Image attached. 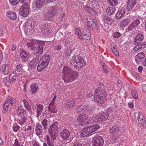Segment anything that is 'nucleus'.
<instances>
[{"instance_id": "obj_1", "label": "nucleus", "mask_w": 146, "mask_h": 146, "mask_svg": "<svg viewBox=\"0 0 146 146\" xmlns=\"http://www.w3.org/2000/svg\"><path fill=\"white\" fill-rule=\"evenodd\" d=\"M108 114L107 113H101L96 116H91L88 119L85 114H80L77 118L78 121L81 126H86L94 122L98 123H102L107 119Z\"/></svg>"}, {"instance_id": "obj_2", "label": "nucleus", "mask_w": 146, "mask_h": 146, "mask_svg": "<svg viewBox=\"0 0 146 146\" xmlns=\"http://www.w3.org/2000/svg\"><path fill=\"white\" fill-rule=\"evenodd\" d=\"M94 100L98 103L103 104L107 101V93L105 89L99 87L96 89L94 93Z\"/></svg>"}, {"instance_id": "obj_3", "label": "nucleus", "mask_w": 146, "mask_h": 146, "mask_svg": "<svg viewBox=\"0 0 146 146\" xmlns=\"http://www.w3.org/2000/svg\"><path fill=\"white\" fill-rule=\"evenodd\" d=\"M99 127L100 126L97 124L84 128L82 130L81 137L83 138L89 135L91 133L96 131Z\"/></svg>"}, {"instance_id": "obj_4", "label": "nucleus", "mask_w": 146, "mask_h": 146, "mask_svg": "<svg viewBox=\"0 0 146 146\" xmlns=\"http://www.w3.org/2000/svg\"><path fill=\"white\" fill-rule=\"evenodd\" d=\"M94 105L82 104L77 107V110L78 112L83 111L88 114H90L94 110Z\"/></svg>"}, {"instance_id": "obj_5", "label": "nucleus", "mask_w": 146, "mask_h": 146, "mask_svg": "<svg viewBox=\"0 0 146 146\" xmlns=\"http://www.w3.org/2000/svg\"><path fill=\"white\" fill-rule=\"evenodd\" d=\"M92 142V146H103L104 143L103 138L100 136H95Z\"/></svg>"}, {"instance_id": "obj_6", "label": "nucleus", "mask_w": 146, "mask_h": 146, "mask_svg": "<svg viewBox=\"0 0 146 146\" xmlns=\"http://www.w3.org/2000/svg\"><path fill=\"white\" fill-rule=\"evenodd\" d=\"M15 100L12 97H9L8 99L5 102L4 104V109L3 110V112L5 113L8 110V107L9 104L13 106L15 105Z\"/></svg>"}, {"instance_id": "obj_7", "label": "nucleus", "mask_w": 146, "mask_h": 146, "mask_svg": "<svg viewBox=\"0 0 146 146\" xmlns=\"http://www.w3.org/2000/svg\"><path fill=\"white\" fill-rule=\"evenodd\" d=\"M63 79L64 81L68 82L74 80L77 76V74H64Z\"/></svg>"}, {"instance_id": "obj_8", "label": "nucleus", "mask_w": 146, "mask_h": 146, "mask_svg": "<svg viewBox=\"0 0 146 146\" xmlns=\"http://www.w3.org/2000/svg\"><path fill=\"white\" fill-rule=\"evenodd\" d=\"M20 14L23 17H26L29 13L28 4L25 2L20 9Z\"/></svg>"}, {"instance_id": "obj_9", "label": "nucleus", "mask_w": 146, "mask_h": 146, "mask_svg": "<svg viewBox=\"0 0 146 146\" xmlns=\"http://www.w3.org/2000/svg\"><path fill=\"white\" fill-rule=\"evenodd\" d=\"M57 12L56 8L53 7H51L48 10V12L45 15V19L48 20L49 19L52 18Z\"/></svg>"}, {"instance_id": "obj_10", "label": "nucleus", "mask_w": 146, "mask_h": 146, "mask_svg": "<svg viewBox=\"0 0 146 146\" xmlns=\"http://www.w3.org/2000/svg\"><path fill=\"white\" fill-rule=\"evenodd\" d=\"M70 133L69 130L67 129H64L62 130L60 133V136L63 140H67L70 136Z\"/></svg>"}, {"instance_id": "obj_11", "label": "nucleus", "mask_w": 146, "mask_h": 146, "mask_svg": "<svg viewBox=\"0 0 146 146\" xmlns=\"http://www.w3.org/2000/svg\"><path fill=\"white\" fill-rule=\"evenodd\" d=\"M88 62L87 57H84L83 59L78 61L77 63H76L74 65V68H80L83 66H85L86 64V62Z\"/></svg>"}, {"instance_id": "obj_12", "label": "nucleus", "mask_w": 146, "mask_h": 146, "mask_svg": "<svg viewBox=\"0 0 146 146\" xmlns=\"http://www.w3.org/2000/svg\"><path fill=\"white\" fill-rule=\"evenodd\" d=\"M127 9L129 10L132 9L137 6V0H128L127 2Z\"/></svg>"}, {"instance_id": "obj_13", "label": "nucleus", "mask_w": 146, "mask_h": 146, "mask_svg": "<svg viewBox=\"0 0 146 146\" xmlns=\"http://www.w3.org/2000/svg\"><path fill=\"white\" fill-rule=\"evenodd\" d=\"M58 123L57 122H55L52 123L49 128V133L57 132L58 129Z\"/></svg>"}, {"instance_id": "obj_14", "label": "nucleus", "mask_w": 146, "mask_h": 146, "mask_svg": "<svg viewBox=\"0 0 146 146\" xmlns=\"http://www.w3.org/2000/svg\"><path fill=\"white\" fill-rule=\"evenodd\" d=\"M87 25L89 28H93L94 26V25H97L96 20L89 18L88 19H87Z\"/></svg>"}, {"instance_id": "obj_15", "label": "nucleus", "mask_w": 146, "mask_h": 146, "mask_svg": "<svg viewBox=\"0 0 146 146\" xmlns=\"http://www.w3.org/2000/svg\"><path fill=\"white\" fill-rule=\"evenodd\" d=\"M144 38V36L143 35V33H140L138 34L136 36L135 41L134 44H136V43L139 44L141 43L143 39Z\"/></svg>"}, {"instance_id": "obj_16", "label": "nucleus", "mask_w": 146, "mask_h": 146, "mask_svg": "<svg viewBox=\"0 0 146 146\" xmlns=\"http://www.w3.org/2000/svg\"><path fill=\"white\" fill-rule=\"evenodd\" d=\"M20 51V56L21 57L22 60L23 61L27 60L29 56V53L26 51L22 49Z\"/></svg>"}, {"instance_id": "obj_17", "label": "nucleus", "mask_w": 146, "mask_h": 146, "mask_svg": "<svg viewBox=\"0 0 146 146\" xmlns=\"http://www.w3.org/2000/svg\"><path fill=\"white\" fill-rule=\"evenodd\" d=\"M30 93L31 95H34L36 94L37 91L39 89L38 86L36 84L33 83L30 86Z\"/></svg>"}, {"instance_id": "obj_18", "label": "nucleus", "mask_w": 146, "mask_h": 146, "mask_svg": "<svg viewBox=\"0 0 146 146\" xmlns=\"http://www.w3.org/2000/svg\"><path fill=\"white\" fill-rule=\"evenodd\" d=\"M43 47L37 45L35 47H34V54H36L37 56L40 55L43 52Z\"/></svg>"}, {"instance_id": "obj_19", "label": "nucleus", "mask_w": 146, "mask_h": 146, "mask_svg": "<svg viewBox=\"0 0 146 146\" xmlns=\"http://www.w3.org/2000/svg\"><path fill=\"white\" fill-rule=\"evenodd\" d=\"M125 10L124 9L119 8L116 15L115 18L119 19L124 15L125 13Z\"/></svg>"}, {"instance_id": "obj_20", "label": "nucleus", "mask_w": 146, "mask_h": 146, "mask_svg": "<svg viewBox=\"0 0 146 146\" xmlns=\"http://www.w3.org/2000/svg\"><path fill=\"white\" fill-rule=\"evenodd\" d=\"M145 57V54L142 52L139 53L136 56L135 60L137 62H139L141 61L142 59Z\"/></svg>"}, {"instance_id": "obj_21", "label": "nucleus", "mask_w": 146, "mask_h": 146, "mask_svg": "<svg viewBox=\"0 0 146 146\" xmlns=\"http://www.w3.org/2000/svg\"><path fill=\"white\" fill-rule=\"evenodd\" d=\"M39 58H35L30 62V66L31 68H34L36 66L38 62Z\"/></svg>"}, {"instance_id": "obj_22", "label": "nucleus", "mask_w": 146, "mask_h": 146, "mask_svg": "<svg viewBox=\"0 0 146 146\" xmlns=\"http://www.w3.org/2000/svg\"><path fill=\"white\" fill-rule=\"evenodd\" d=\"M115 10V8L113 6L108 7L106 10V14L109 15H112Z\"/></svg>"}, {"instance_id": "obj_23", "label": "nucleus", "mask_w": 146, "mask_h": 146, "mask_svg": "<svg viewBox=\"0 0 146 146\" xmlns=\"http://www.w3.org/2000/svg\"><path fill=\"white\" fill-rule=\"evenodd\" d=\"M75 104V101L74 100H67L66 107L67 108H71L74 107Z\"/></svg>"}, {"instance_id": "obj_24", "label": "nucleus", "mask_w": 146, "mask_h": 146, "mask_svg": "<svg viewBox=\"0 0 146 146\" xmlns=\"http://www.w3.org/2000/svg\"><path fill=\"white\" fill-rule=\"evenodd\" d=\"M130 23V19H124L121 20L120 23V27L124 28L127 26Z\"/></svg>"}, {"instance_id": "obj_25", "label": "nucleus", "mask_w": 146, "mask_h": 146, "mask_svg": "<svg viewBox=\"0 0 146 146\" xmlns=\"http://www.w3.org/2000/svg\"><path fill=\"white\" fill-rule=\"evenodd\" d=\"M89 6L94 8H98V3L96 0H89L88 2Z\"/></svg>"}, {"instance_id": "obj_26", "label": "nucleus", "mask_w": 146, "mask_h": 146, "mask_svg": "<svg viewBox=\"0 0 146 146\" xmlns=\"http://www.w3.org/2000/svg\"><path fill=\"white\" fill-rule=\"evenodd\" d=\"M110 131L111 133L116 134L119 133V129L117 125H115L110 128Z\"/></svg>"}, {"instance_id": "obj_27", "label": "nucleus", "mask_w": 146, "mask_h": 146, "mask_svg": "<svg viewBox=\"0 0 146 146\" xmlns=\"http://www.w3.org/2000/svg\"><path fill=\"white\" fill-rule=\"evenodd\" d=\"M48 110L51 113H55L57 111L56 106L54 104H50Z\"/></svg>"}, {"instance_id": "obj_28", "label": "nucleus", "mask_w": 146, "mask_h": 146, "mask_svg": "<svg viewBox=\"0 0 146 146\" xmlns=\"http://www.w3.org/2000/svg\"><path fill=\"white\" fill-rule=\"evenodd\" d=\"M6 15L11 20H16L17 19V16L14 12H7Z\"/></svg>"}, {"instance_id": "obj_29", "label": "nucleus", "mask_w": 146, "mask_h": 146, "mask_svg": "<svg viewBox=\"0 0 146 146\" xmlns=\"http://www.w3.org/2000/svg\"><path fill=\"white\" fill-rule=\"evenodd\" d=\"M138 120L140 123L144 124L145 123L144 115L141 112H139L138 115Z\"/></svg>"}, {"instance_id": "obj_30", "label": "nucleus", "mask_w": 146, "mask_h": 146, "mask_svg": "<svg viewBox=\"0 0 146 146\" xmlns=\"http://www.w3.org/2000/svg\"><path fill=\"white\" fill-rule=\"evenodd\" d=\"M36 116H38L41 113V112L43 110L44 106L41 104L36 105Z\"/></svg>"}, {"instance_id": "obj_31", "label": "nucleus", "mask_w": 146, "mask_h": 146, "mask_svg": "<svg viewBox=\"0 0 146 146\" xmlns=\"http://www.w3.org/2000/svg\"><path fill=\"white\" fill-rule=\"evenodd\" d=\"M44 0H36V7L39 8H41L44 4Z\"/></svg>"}, {"instance_id": "obj_32", "label": "nucleus", "mask_w": 146, "mask_h": 146, "mask_svg": "<svg viewBox=\"0 0 146 146\" xmlns=\"http://www.w3.org/2000/svg\"><path fill=\"white\" fill-rule=\"evenodd\" d=\"M50 57L49 55L45 54L43 56L41 59L42 60H43L44 62V61H45V65H48L50 61Z\"/></svg>"}, {"instance_id": "obj_33", "label": "nucleus", "mask_w": 146, "mask_h": 146, "mask_svg": "<svg viewBox=\"0 0 146 146\" xmlns=\"http://www.w3.org/2000/svg\"><path fill=\"white\" fill-rule=\"evenodd\" d=\"M85 10L88 12L94 15L96 14V11L93 9H92L90 7L86 6L85 7Z\"/></svg>"}, {"instance_id": "obj_34", "label": "nucleus", "mask_w": 146, "mask_h": 146, "mask_svg": "<svg viewBox=\"0 0 146 146\" xmlns=\"http://www.w3.org/2000/svg\"><path fill=\"white\" fill-rule=\"evenodd\" d=\"M1 72L5 73H8V65H3L0 68Z\"/></svg>"}, {"instance_id": "obj_35", "label": "nucleus", "mask_w": 146, "mask_h": 146, "mask_svg": "<svg viewBox=\"0 0 146 146\" xmlns=\"http://www.w3.org/2000/svg\"><path fill=\"white\" fill-rule=\"evenodd\" d=\"M38 42V41L32 39V40L30 41L29 42H27V45L28 48H29L34 46L36 44L37 45Z\"/></svg>"}, {"instance_id": "obj_36", "label": "nucleus", "mask_w": 146, "mask_h": 146, "mask_svg": "<svg viewBox=\"0 0 146 146\" xmlns=\"http://www.w3.org/2000/svg\"><path fill=\"white\" fill-rule=\"evenodd\" d=\"M47 66L45 65V63H42L40 61L37 67V70L38 71L41 72Z\"/></svg>"}, {"instance_id": "obj_37", "label": "nucleus", "mask_w": 146, "mask_h": 146, "mask_svg": "<svg viewBox=\"0 0 146 146\" xmlns=\"http://www.w3.org/2000/svg\"><path fill=\"white\" fill-rule=\"evenodd\" d=\"M25 0H9L10 2L13 5H15L17 4H22L24 3Z\"/></svg>"}, {"instance_id": "obj_38", "label": "nucleus", "mask_w": 146, "mask_h": 146, "mask_svg": "<svg viewBox=\"0 0 146 146\" xmlns=\"http://www.w3.org/2000/svg\"><path fill=\"white\" fill-rule=\"evenodd\" d=\"M36 132L38 135H40L42 132V127L39 124H37L36 127Z\"/></svg>"}, {"instance_id": "obj_39", "label": "nucleus", "mask_w": 146, "mask_h": 146, "mask_svg": "<svg viewBox=\"0 0 146 146\" xmlns=\"http://www.w3.org/2000/svg\"><path fill=\"white\" fill-rule=\"evenodd\" d=\"M62 71L63 73H73L72 70L67 66L64 67Z\"/></svg>"}, {"instance_id": "obj_40", "label": "nucleus", "mask_w": 146, "mask_h": 146, "mask_svg": "<svg viewBox=\"0 0 146 146\" xmlns=\"http://www.w3.org/2000/svg\"><path fill=\"white\" fill-rule=\"evenodd\" d=\"M50 134L49 135H47L46 137V139H48L54 141L56 138V133H50Z\"/></svg>"}, {"instance_id": "obj_41", "label": "nucleus", "mask_w": 146, "mask_h": 146, "mask_svg": "<svg viewBox=\"0 0 146 146\" xmlns=\"http://www.w3.org/2000/svg\"><path fill=\"white\" fill-rule=\"evenodd\" d=\"M18 114L21 115L23 114L24 115V114L25 113V112L26 111L24 110L23 109V106L22 105H21L20 106H19L18 108Z\"/></svg>"}, {"instance_id": "obj_42", "label": "nucleus", "mask_w": 146, "mask_h": 146, "mask_svg": "<svg viewBox=\"0 0 146 146\" xmlns=\"http://www.w3.org/2000/svg\"><path fill=\"white\" fill-rule=\"evenodd\" d=\"M23 102L25 108L30 111H31V107L27 101L26 100L24 99L23 100Z\"/></svg>"}, {"instance_id": "obj_43", "label": "nucleus", "mask_w": 146, "mask_h": 146, "mask_svg": "<svg viewBox=\"0 0 146 146\" xmlns=\"http://www.w3.org/2000/svg\"><path fill=\"white\" fill-rule=\"evenodd\" d=\"M72 53V50L70 48H67L65 50L64 55L65 57H67L69 56Z\"/></svg>"}, {"instance_id": "obj_44", "label": "nucleus", "mask_w": 146, "mask_h": 146, "mask_svg": "<svg viewBox=\"0 0 146 146\" xmlns=\"http://www.w3.org/2000/svg\"><path fill=\"white\" fill-rule=\"evenodd\" d=\"M49 123V121L46 119H44L42 121V123L44 126V129H46L48 128V125Z\"/></svg>"}, {"instance_id": "obj_45", "label": "nucleus", "mask_w": 146, "mask_h": 146, "mask_svg": "<svg viewBox=\"0 0 146 146\" xmlns=\"http://www.w3.org/2000/svg\"><path fill=\"white\" fill-rule=\"evenodd\" d=\"M118 0H108V2L111 5L113 6L117 5L118 3Z\"/></svg>"}, {"instance_id": "obj_46", "label": "nucleus", "mask_w": 146, "mask_h": 146, "mask_svg": "<svg viewBox=\"0 0 146 146\" xmlns=\"http://www.w3.org/2000/svg\"><path fill=\"white\" fill-rule=\"evenodd\" d=\"M83 58H81L79 56H74L72 57V59L76 63L78 62V61H80Z\"/></svg>"}, {"instance_id": "obj_47", "label": "nucleus", "mask_w": 146, "mask_h": 146, "mask_svg": "<svg viewBox=\"0 0 146 146\" xmlns=\"http://www.w3.org/2000/svg\"><path fill=\"white\" fill-rule=\"evenodd\" d=\"M7 77L4 78L3 79V83L7 86H10L11 82Z\"/></svg>"}, {"instance_id": "obj_48", "label": "nucleus", "mask_w": 146, "mask_h": 146, "mask_svg": "<svg viewBox=\"0 0 146 146\" xmlns=\"http://www.w3.org/2000/svg\"><path fill=\"white\" fill-rule=\"evenodd\" d=\"M16 74H11L9 78V79L10 81L11 82L16 79Z\"/></svg>"}, {"instance_id": "obj_49", "label": "nucleus", "mask_w": 146, "mask_h": 146, "mask_svg": "<svg viewBox=\"0 0 146 146\" xmlns=\"http://www.w3.org/2000/svg\"><path fill=\"white\" fill-rule=\"evenodd\" d=\"M42 31L43 33H47L48 32V25H45L44 26L43 25L42 27L41 28Z\"/></svg>"}, {"instance_id": "obj_50", "label": "nucleus", "mask_w": 146, "mask_h": 146, "mask_svg": "<svg viewBox=\"0 0 146 146\" xmlns=\"http://www.w3.org/2000/svg\"><path fill=\"white\" fill-rule=\"evenodd\" d=\"M131 94L133 97L135 99L137 100L138 98V95L137 92L135 90H132Z\"/></svg>"}, {"instance_id": "obj_51", "label": "nucleus", "mask_w": 146, "mask_h": 146, "mask_svg": "<svg viewBox=\"0 0 146 146\" xmlns=\"http://www.w3.org/2000/svg\"><path fill=\"white\" fill-rule=\"evenodd\" d=\"M105 19L107 23L109 25H111L113 22V21L109 17L106 16L105 17Z\"/></svg>"}, {"instance_id": "obj_52", "label": "nucleus", "mask_w": 146, "mask_h": 146, "mask_svg": "<svg viewBox=\"0 0 146 146\" xmlns=\"http://www.w3.org/2000/svg\"><path fill=\"white\" fill-rule=\"evenodd\" d=\"M25 29H30L32 27V24L31 23L27 22H26L25 24Z\"/></svg>"}, {"instance_id": "obj_53", "label": "nucleus", "mask_w": 146, "mask_h": 146, "mask_svg": "<svg viewBox=\"0 0 146 146\" xmlns=\"http://www.w3.org/2000/svg\"><path fill=\"white\" fill-rule=\"evenodd\" d=\"M27 119V117H22L19 120V124L21 125L25 123Z\"/></svg>"}, {"instance_id": "obj_54", "label": "nucleus", "mask_w": 146, "mask_h": 146, "mask_svg": "<svg viewBox=\"0 0 146 146\" xmlns=\"http://www.w3.org/2000/svg\"><path fill=\"white\" fill-rule=\"evenodd\" d=\"M47 143L49 146H53L54 143V141L49 139H46Z\"/></svg>"}, {"instance_id": "obj_55", "label": "nucleus", "mask_w": 146, "mask_h": 146, "mask_svg": "<svg viewBox=\"0 0 146 146\" xmlns=\"http://www.w3.org/2000/svg\"><path fill=\"white\" fill-rule=\"evenodd\" d=\"M140 23L138 19H137L135 20V21L131 23L135 28L138 26Z\"/></svg>"}, {"instance_id": "obj_56", "label": "nucleus", "mask_w": 146, "mask_h": 146, "mask_svg": "<svg viewBox=\"0 0 146 146\" xmlns=\"http://www.w3.org/2000/svg\"><path fill=\"white\" fill-rule=\"evenodd\" d=\"M112 51L114 55H116V56H119V52L114 47H113V48H112Z\"/></svg>"}, {"instance_id": "obj_57", "label": "nucleus", "mask_w": 146, "mask_h": 146, "mask_svg": "<svg viewBox=\"0 0 146 146\" xmlns=\"http://www.w3.org/2000/svg\"><path fill=\"white\" fill-rule=\"evenodd\" d=\"M20 126L16 125V126H14L13 127V130L15 132H17L20 128Z\"/></svg>"}, {"instance_id": "obj_58", "label": "nucleus", "mask_w": 146, "mask_h": 146, "mask_svg": "<svg viewBox=\"0 0 146 146\" xmlns=\"http://www.w3.org/2000/svg\"><path fill=\"white\" fill-rule=\"evenodd\" d=\"M131 75L137 79H140V76L139 74H131Z\"/></svg>"}, {"instance_id": "obj_59", "label": "nucleus", "mask_w": 146, "mask_h": 146, "mask_svg": "<svg viewBox=\"0 0 146 146\" xmlns=\"http://www.w3.org/2000/svg\"><path fill=\"white\" fill-rule=\"evenodd\" d=\"M84 38L86 40H90L91 38V35L90 34H89L88 33L87 34L86 36H84Z\"/></svg>"}, {"instance_id": "obj_60", "label": "nucleus", "mask_w": 146, "mask_h": 146, "mask_svg": "<svg viewBox=\"0 0 146 146\" xmlns=\"http://www.w3.org/2000/svg\"><path fill=\"white\" fill-rule=\"evenodd\" d=\"M13 146H20V145L18 142V140L17 139H15Z\"/></svg>"}, {"instance_id": "obj_61", "label": "nucleus", "mask_w": 146, "mask_h": 146, "mask_svg": "<svg viewBox=\"0 0 146 146\" xmlns=\"http://www.w3.org/2000/svg\"><path fill=\"white\" fill-rule=\"evenodd\" d=\"M113 36L114 37L117 38L120 37V34L119 33H114Z\"/></svg>"}, {"instance_id": "obj_62", "label": "nucleus", "mask_w": 146, "mask_h": 146, "mask_svg": "<svg viewBox=\"0 0 146 146\" xmlns=\"http://www.w3.org/2000/svg\"><path fill=\"white\" fill-rule=\"evenodd\" d=\"M135 27H134L133 25H132V24L131 23L128 26V28L127 29V30L128 31H129L133 29Z\"/></svg>"}, {"instance_id": "obj_63", "label": "nucleus", "mask_w": 146, "mask_h": 146, "mask_svg": "<svg viewBox=\"0 0 146 146\" xmlns=\"http://www.w3.org/2000/svg\"><path fill=\"white\" fill-rule=\"evenodd\" d=\"M142 90L144 93H146V84L142 85Z\"/></svg>"}, {"instance_id": "obj_64", "label": "nucleus", "mask_w": 146, "mask_h": 146, "mask_svg": "<svg viewBox=\"0 0 146 146\" xmlns=\"http://www.w3.org/2000/svg\"><path fill=\"white\" fill-rule=\"evenodd\" d=\"M45 44V42L44 41H41L40 42H38L37 44L38 45L40 46H41V47H43L42 46L44 45Z\"/></svg>"}]
</instances>
